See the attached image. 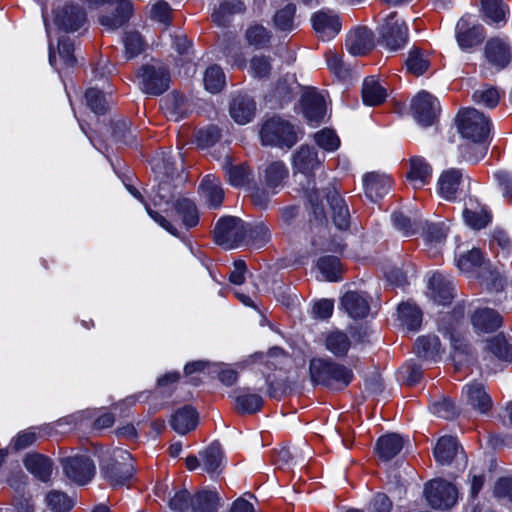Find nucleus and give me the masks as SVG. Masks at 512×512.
Masks as SVG:
<instances>
[{
  "label": "nucleus",
  "mask_w": 512,
  "mask_h": 512,
  "mask_svg": "<svg viewBox=\"0 0 512 512\" xmlns=\"http://www.w3.org/2000/svg\"><path fill=\"white\" fill-rule=\"evenodd\" d=\"M223 169L228 182L234 187H242L249 181L250 169L245 164L233 165L230 157H226L223 162Z\"/></svg>",
  "instance_id": "nucleus-40"
},
{
  "label": "nucleus",
  "mask_w": 512,
  "mask_h": 512,
  "mask_svg": "<svg viewBox=\"0 0 512 512\" xmlns=\"http://www.w3.org/2000/svg\"><path fill=\"white\" fill-rule=\"evenodd\" d=\"M374 33L367 27L352 29L347 37L345 46L353 56H364L374 48Z\"/></svg>",
  "instance_id": "nucleus-16"
},
{
  "label": "nucleus",
  "mask_w": 512,
  "mask_h": 512,
  "mask_svg": "<svg viewBox=\"0 0 512 512\" xmlns=\"http://www.w3.org/2000/svg\"><path fill=\"white\" fill-rule=\"evenodd\" d=\"M473 327L479 332H492L502 324L501 315L490 308L477 309L471 318Z\"/></svg>",
  "instance_id": "nucleus-26"
},
{
  "label": "nucleus",
  "mask_w": 512,
  "mask_h": 512,
  "mask_svg": "<svg viewBox=\"0 0 512 512\" xmlns=\"http://www.w3.org/2000/svg\"><path fill=\"white\" fill-rule=\"evenodd\" d=\"M245 37L249 45L262 48L269 43L271 34L264 26L253 24L246 30Z\"/></svg>",
  "instance_id": "nucleus-57"
},
{
  "label": "nucleus",
  "mask_w": 512,
  "mask_h": 512,
  "mask_svg": "<svg viewBox=\"0 0 512 512\" xmlns=\"http://www.w3.org/2000/svg\"><path fill=\"white\" fill-rule=\"evenodd\" d=\"M256 105L248 96H236L230 105V115L238 124L250 122L255 114Z\"/></svg>",
  "instance_id": "nucleus-29"
},
{
  "label": "nucleus",
  "mask_w": 512,
  "mask_h": 512,
  "mask_svg": "<svg viewBox=\"0 0 512 512\" xmlns=\"http://www.w3.org/2000/svg\"><path fill=\"white\" fill-rule=\"evenodd\" d=\"M263 403V398L259 394L251 393L246 389L239 390L235 396V408L241 413H256L261 409Z\"/></svg>",
  "instance_id": "nucleus-39"
},
{
  "label": "nucleus",
  "mask_w": 512,
  "mask_h": 512,
  "mask_svg": "<svg viewBox=\"0 0 512 512\" xmlns=\"http://www.w3.org/2000/svg\"><path fill=\"white\" fill-rule=\"evenodd\" d=\"M271 238L269 228L264 223H258L254 226H247V237L244 242L255 248L263 247Z\"/></svg>",
  "instance_id": "nucleus-49"
},
{
  "label": "nucleus",
  "mask_w": 512,
  "mask_h": 512,
  "mask_svg": "<svg viewBox=\"0 0 512 512\" xmlns=\"http://www.w3.org/2000/svg\"><path fill=\"white\" fill-rule=\"evenodd\" d=\"M53 21L60 29L73 32L85 23L86 15L78 5H64L55 12Z\"/></svg>",
  "instance_id": "nucleus-17"
},
{
  "label": "nucleus",
  "mask_w": 512,
  "mask_h": 512,
  "mask_svg": "<svg viewBox=\"0 0 512 512\" xmlns=\"http://www.w3.org/2000/svg\"><path fill=\"white\" fill-rule=\"evenodd\" d=\"M424 493L434 509H449L456 504L458 498L456 487L443 479H434L427 483Z\"/></svg>",
  "instance_id": "nucleus-8"
},
{
  "label": "nucleus",
  "mask_w": 512,
  "mask_h": 512,
  "mask_svg": "<svg viewBox=\"0 0 512 512\" xmlns=\"http://www.w3.org/2000/svg\"><path fill=\"white\" fill-rule=\"evenodd\" d=\"M100 470L111 486L128 485L135 472L132 455L122 448L107 450L101 456Z\"/></svg>",
  "instance_id": "nucleus-2"
},
{
  "label": "nucleus",
  "mask_w": 512,
  "mask_h": 512,
  "mask_svg": "<svg viewBox=\"0 0 512 512\" xmlns=\"http://www.w3.org/2000/svg\"><path fill=\"white\" fill-rule=\"evenodd\" d=\"M326 199L332 209V218L336 227L345 230L350 224L348 207L338 191L334 188L326 193Z\"/></svg>",
  "instance_id": "nucleus-23"
},
{
  "label": "nucleus",
  "mask_w": 512,
  "mask_h": 512,
  "mask_svg": "<svg viewBox=\"0 0 512 512\" xmlns=\"http://www.w3.org/2000/svg\"><path fill=\"white\" fill-rule=\"evenodd\" d=\"M416 354L425 359L435 360L441 354V343L437 336H422L415 343Z\"/></svg>",
  "instance_id": "nucleus-43"
},
{
  "label": "nucleus",
  "mask_w": 512,
  "mask_h": 512,
  "mask_svg": "<svg viewBox=\"0 0 512 512\" xmlns=\"http://www.w3.org/2000/svg\"><path fill=\"white\" fill-rule=\"evenodd\" d=\"M245 6L239 0L223 1L212 12V20L218 26H226L233 16L244 12Z\"/></svg>",
  "instance_id": "nucleus-33"
},
{
  "label": "nucleus",
  "mask_w": 512,
  "mask_h": 512,
  "mask_svg": "<svg viewBox=\"0 0 512 512\" xmlns=\"http://www.w3.org/2000/svg\"><path fill=\"white\" fill-rule=\"evenodd\" d=\"M481 12L486 23L500 25L507 22L509 7L502 0H481Z\"/></svg>",
  "instance_id": "nucleus-27"
},
{
  "label": "nucleus",
  "mask_w": 512,
  "mask_h": 512,
  "mask_svg": "<svg viewBox=\"0 0 512 512\" xmlns=\"http://www.w3.org/2000/svg\"><path fill=\"white\" fill-rule=\"evenodd\" d=\"M303 113L311 125H318L326 114L324 97L315 90H309L302 96Z\"/></svg>",
  "instance_id": "nucleus-18"
},
{
  "label": "nucleus",
  "mask_w": 512,
  "mask_h": 512,
  "mask_svg": "<svg viewBox=\"0 0 512 512\" xmlns=\"http://www.w3.org/2000/svg\"><path fill=\"white\" fill-rule=\"evenodd\" d=\"M225 83V74L221 67L213 65L207 68L204 74V85L207 91L218 93L224 88Z\"/></svg>",
  "instance_id": "nucleus-53"
},
{
  "label": "nucleus",
  "mask_w": 512,
  "mask_h": 512,
  "mask_svg": "<svg viewBox=\"0 0 512 512\" xmlns=\"http://www.w3.org/2000/svg\"><path fill=\"white\" fill-rule=\"evenodd\" d=\"M87 106L95 114H104L109 107L107 96L97 88H89L85 93Z\"/></svg>",
  "instance_id": "nucleus-56"
},
{
  "label": "nucleus",
  "mask_w": 512,
  "mask_h": 512,
  "mask_svg": "<svg viewBox=\"0 0 512 512\" xmlns=\"http://www.w3.org/2000/svg\"><path fill=\"white\" fill-rule=\"evenodd\" d=\"M341 305L353 319H362L366 317L370 310L366 297L353 291L346 292L343 295Z\"/></svg>",
  "instance_id": "nucleus-25"
},
{
  "label": "nucleus",
  "mask_w": 512,
  "mask_h": 512,
  "mask_svg": "<svg viewBox=\"0 0 512 512\" xmlns=\"http://www.w3.org/2000/svg\"><path fill=\"white\" fill-rule=\"evenodd\" d=\"M311 22L318 38L322 40L333 39L342 27L340 17L330 9H321L315 12L311 17Z\"/></svg>",
  "instance_id": "nucleus-12"
},
{
  "label": "nucleus",
  "mask_w": 512,
  "mask_h": 512,
  "mask_svg": "<svg viewBox=\"0 0 512 512\" xmlns=\"http://www.w3.org/2000/svg\"><path fill=\"white\" fill-rule=\"evenodd\" d=\"M488 352L500 361L512 362V338L497 335L487 343Z\"/></svg>",
  "instance_id": "nucleus-41"
},
{
  "label": "nucleus",
  "mask_w": 512,
  "mask_h": 512,
  "mask_svg": "<svg viewBox=\"0 0 512 512\" xmlns=\"http://www.w3.org/2000/svg\"><path fill=\"white\" fill-rule=\"evenodd\" d=\"M324 346L335 357L341 358L347 355L351 347V340L345 332L332 330L325 334Z\"/></svg>",
  "instance_id": "nucleus-32"
},
{
  "label": "nucleus",
  "mask_w": 512,
  "mask_h": 512,
  "mask_svg": "<svg viewBox=\"0 0 512 512\" xmlns=\"http://www.w3.org/2000/svg\"><path fill=\"white\" fill-rule=\"evenodd\" d=\"M272 70L271 58L265 55H256L250 60L249 72L255 78H268Z\"/></svg>",
  "instance_id": "nucleus-58"
},
{
  "label": "nucleus",
  "mask_w": 512,
  "mask_h": 512,
  "mask_svg": "<svg viewBox=\"0 0 512 512\" xmlns=\"http://www.w3.org/2000/svg\"><path fill=\"white\" fill-rule=\"evenodd\" d=\"M430 66V61L421 50L411 49L406 60L407 70L416 75L420 76L424 74Z\"/></svg>",
  "instance_id": "nucleus-52"
},
{
  "label": "nucleus",
  "mask_w": 512,
  "mask_h": 512,
  "mask_svg": "<svg viewBox=\"0 0 512 512\" xmlns=\"http://www.w3.org/2000/svg\"><path fill=\"white\" fill-rule=\"evenodd\" d=\"M218 505L219 497L214 491H200L191 500L193 512H216Z\"/></svg>",
  "instance_id": "nucleus-44"
},
{
  "label": "nucleus",
  "mask_w": 512,
  "mask_h": 512,
  "mask_svg": "<svg viewBox=\"0 0 512 512\" xmlns=\"http://www.w3.org/2000/svg\"><path fill=\"white\" fill-rule=\"evenodd\" d=\"M462 400L475 411L486 414L492 407V399L481 382L473 381L462 389Z\"/></svg>",
  "instance_id": "nucleus-14"
},
{
  "label": "nucleus",
  "mask_w": 512,
  "mask_h": 512,
  "mask_svg": "<svg viewBox=\"0 0 512 512\" xmlns=\"http://www.w3.org/2000/svg\"><path fill=\"white\" fill-rule=\"evenodd\" d=\"M123 43L125 46V56L127 59L135 58L143 52L145 47L142 36L135 31L127 32L124 36Z\"/></svg>",
  "instance_id": "nucleus-59"
},
{
  "label": "nucleus",
  "mask_w": 512,
  "mask_h": 512,
  "mask_svg": "<svg viewBox=\"0 0 512 512\" xmlns=\"http://www.w3.org/2000/svg\"><path fill=\"white\" fill-rule=\"evenodd\" d=\"M311 381L330 388H344L353 379L350 368L331 359L313 358L309 364Z\"/></svg>",
  "instance_id": "nucleus-3"
},
{
  "label": "nucleus",
  "mask_w": 512,
  "mask_h": 512,
  "mask_svg": "<svg viewBox=\"0 0 512 512\" xmlns=\"http://www.w3.org/2000/svg\"><path fill=\"white\" fill-rule=\"evenodd\" d=\"M458 450L456 438L452 436L441 437L434 448L435 460L441 465H447L454 459Z\"/></svg>",
  "instance_id": "nucleus-38"
},
{
  "label": "nucleus",
  "mask_w": 512,
  "mask_h": 512,
  "mask_svg": "<svg viewBox=\"0 0 512 512\" xmlns=\"http://www.w3.org/2000/svg\"><path fill=\"white\" fill-rule=\"evenodd\" d=\"M322 160L317 151L310 146L302 145L293 155L292 164L296 172L310 175L320 167Z\"/></svg>",
  "instance_id": "nucleus-21"
},
{
  "label": "nucleus",
  "mask_w": 512,
  "mask_h": 512,
  "mask_svg": "<svg viewBox=\"0 0 512 512\" xmlns=\"http://www.w3.org/2000/svg\"><path fill=\"white\" fill-rule=\"evenodd\" d=\"M93 3L114 6L111 15H101L99 17L100 24L110 30L123 26L132 15V4L128 0H93Z\"/></svg>",
  "instance_id": "nucleus-13"
},
{
  "label": "nucleus",
  "mask_w": 512,
  "mask_h": 512,
  "mask_svg": "<svg viewBox=\"0 0 512 512\" xmlns=\"http://www.w3.org/2000/svg\"><path fill=\"white\" fill-rule=\"evenodd\" d=\"M432 166L421 156H413L409 160L407 179L416 189L427 185L432 178Z\"/></svg>",
  "instance_id": "nucleus-20"
},
{
  "label": "nucleus",
  "mask_w": 512,
  "mask_h": 512,
  "mask_svg": "<svg viewBox=\"0 0 512 512\" xmlns=\"http://www.w3.org/2000/svg\"><path fill=\"white\" fill-rule=\"evenodd\" d=\"M403 438L395 433L381 436L376 444V452L380 459L390 460L395 457L403 448Z\"/></svg>",
  "instance_id": "nucleus-34"
},
{
  "label": "nucleus",
  "mask_w": 512,
  "mask_h": 512,
  "mask_svg": "<svg viewBox=\"0 0 512 512\" xmlns=\"http://www.w3.org/2000/svg\"><path fill=\"white\" fill-rule=\"evenodd\" d=\"M39 428L30 427L28 429L20 431L11 441V445L14 450L19 451L28 448L36 442L38 439Z\"/></svg>",
  "instance_id": "nucleus-60"
},
{
  "label": "nucleus",
  "mask_w": 512,
  "mask_h": 512,
  "mask_svg": "<svg viewBox=\"0 0 512 512\" xmlns=\"http://www.w3.org/2000/svg\"><path fill=\"white\" fill-rule=\"evenodd\" d=\"M199 190L209 206L217 208L222 204L224 191L220 180L214 175H206L200 184Z\"/></svg>",
  "instance_id": "nucleus-31"
},
{
  "label": "nucleus",
  "mask_w": 512,
  "mask_h": 512,
  "mask_svg": "<svg viewBox=\"0 0 512 512\" xmlns=\"http://www.w3.org/2000/svg\"><path fill=\"white\" fill-rule=\"evenodd\" d=\"M427 296L436 304L448 305L454 298L451 279L441 273H434L428 282Z\"/></svg>",
  "instance_id": "nucleus-15"
},
{
  "label": "nucleus",
  "mask_w": 512,
  "mask_h": 512,
  "mask_svg": "<svg viewBox=\"0 0 512 512\" xmlns=\"http://www.w3.org/2000/svg\"><path fill=\"white\" fill-rule=\"evenodd\" d=\"M288 176V169L281 161H275L265 169V183L271 189L278 188Z\"/></svg>",
  "instance_id": "nucleus-46"
},
{
  "label": "nucleus",
  "mask_w": 512,
  "mask_h": 512,
  "mask_svg": "<svg viewBox=\"0 0 512 512\" xmlns=\"http://www.w3.org/2000/svg\"><path fill=\"white\" fill-rule=\"evenodd\" d=\"M386 89L381 86L379 81L370 76L364 79L362 86V99L366 105L376 106L386 99Z\"/></svg>",
  "instance_id": "nucleus-36"
},
{
  "label": "nucleus",
  "mask_w": 512,
  "mask_h": 512,
  "mask_svg": "<svg viewBox=\"0 0 512 512\" xmlns=\"http://www.w3.org/2000/svg\"><path fill=\"white\" fill-rule=\"evenodd\" d=\"M325 59L329 70L334 73L338 78H345L348 70L343 64L342 57L335 51H328L325 54Z\"/></svg>",
  "instance_id": "nucleus-63"
},
{
  "label": "nucleus",
  "mask_w": 512,
  "mask_h": 512,
  "mask_svg": "<svg viewBox=\"0 0 512 512\" xmlns=\"http://www.w3.org/2000/svg\"><path fill=\"white\" fill-rule=\"evenodd\" d=\"M398 316L401 325L406 330L411 332L419 330L422 323V312L415 304L410 302L401 303L398 306Z\"/></svg>",
  "instance_id": "nucleus-35"
},
{
  "label": "nucleus",
  "mask_w": 512,
  "mask_h": 512,
  "mask_svg": "<svg viewBox=\"0 0 512 512\" xmlns=\"http://www.w3.org/2000/svg\"><path fill=\"white\" fill-rule=\"evenodd\" d=\"M174 210L181 218L183 225L193 228L199 223V213L195 203L188 198H180L174 203Z\"/></svg>",
  "instance_id": "nucleus-37"
},
{
  "label": "nucleus",
  "mask_w": 512,
  "mask_h": 512,
  "mask_svg": "<svg viewBox=\"0 0 512 512\" xmlns=\"http://www.w3.org/2000/svg\"><path fill=\"white\" fill-rule=\"evenodd\" d=\"M412 112L422 126H430L440 112V103L432 94L421 91L412 100Z\"/></svg>",
  "instance_id": "nucleus-11"
},
{
  "label": "nucleus",
  "mask_w": 512,
  "mask_h": 512,
  "mask_svg": "<svg viewBox=\"0 0 512 512\" xmlns=\"http://www.w3.org/2000/svg\"><path fill=\"white\" fill-rule=\"evenodd\" d=\"M463 172L461 169L450 168L442 172L438 180V191L446 200H454L457 196Z\"/></svg>",
  "instance_id": "nucleus-22"
},
{
  "label": "nucleus",
  "mask_w": 512,
  "mask_h": 512,
  "mask_svg": "<svg viewBox=\"0 0 512 512\" xmlns=\"http://www.w3.org/2000/svg\"><path fill=\"white\" fill-rule=\"evenodd\" d=\"M464 307L457 306L452 314L445 315L440 323L439 330L448 337L451 346L456 351H464L465 339L462 333Z\"/></svg>",
  "instance_id": "nucleus-10"
},
{
  "label": "nucleus",
  "mask_w": 512,
  "mask_h": 512,
  "mask_svg": "<svg viewBox=\"0 0 512 512\" xmlns=\"http://www.w3.org/2000/svg\"><path fill=\"white\" fill-rule=\"evenodd\" d=\"M317 266L326 280L338 281L341 278L342 265L337 257H322L318 260Z\"/></svg>",
  "instance_id": "nucleus-50"
},
{
  "label": "nucleus",
  "mask_w": 512,
  "mask_h": 512,
  "mask_svg": "<svg viewBox=\"0 0 512 512\" xmlns=\"http://www.w3.org/2000/svg\"><path fill=\"white\" fill-rule=\"evenodd\" d=\"M494 496L512 503V477H503L496 482Z\"/></svg>",
  "instance_id": "nucleus-64"
},
{
  "label": "nucleus",
  "mask_w": 512,
  "mask_h": 512,
  "mask_svg": "<svg viewBox=\"0 0 512 512\" xmlns=\"http://www.w3.org/2000/svg\"><path fill=\"white\" fill-rule=\"evenodd\" d=\"M500 98L501 92L496 87L490 85H483L475 90L472 95V99L476 104L490 109L495 108L499 104Z\"/></svg>",
  "instance_id": "nucleus-45"
},
{
  "label": "nucleus",
  "mask_w": 512,
  "mask_h": 512,
  "mask_svg": "<svg viewBox=\"0 0 512 512\" xmlns=\"http://www.w3.org/2000/svg\"><path fill=\"white\" fill-rule=\"evenodd\" d=\"M457 126L466 140L460 146L462 157L469 162H478L487 153L491 131V121L475 108H466L459 112Z\"/></svg>",
  "instance_id": "nucleus-1"
},
{
  "label": "nucleus",
  "mask_w": 512,
  "mask_h": 512,
  "mask_svg": "<svg viewBox=\"0 0 512 512\" xmlns=\"http://www.w3.org/2000/svg\"><path fill=\"white\" fill-rule=\"evenodd\" d=\"M140 90L151 96H159L170 87L171 75L168 68L158 61L143 65L137 74Z\"/></svg>",
  "instance_id": "nucleus-4"
},
{
  "label": "nucleus",
  "mask_w": 512,
  "mask_h": 512,
  "mask_svg": "<svg viewBox=\"0 0 512 512\" xmlns=\"http://www.w3.org/2000/svg\"><path fill=\"white\" fill-rule=\"evenodd\" d=\"M202 465L206 472H218L223 467V451L218 442L212 443L200 453Z\"/></svg>",
  "instance_id": "nucleus-42"
},
{
  "label": "nucleus",
  "mask_w": 512,
  "mask_h": 512,
  "mask_svg": "<svg viewBox=\"0 0 512 512\" xmlns=\"http://www.w3.org/2000/svg\"><path fill=\"white\" fill-rule=\"evenodd\" d=\"M382 44L390 51L404 48L408 41V27L396 13H390L380 28Z\"/></svg>",
  "instance_id": "nucleus-7"
},
{
  "label": "nucleus",
  "mask_w": 512,
  "mask_h": 512,
  "mask_svg": "<svg viewBox=\"0 0 512 512\" xmlns=\"http://www.w3.org/2000/svg\"><path fill=\"white\" fill-rule=\"evenodd\" d=\"M484 264V256L482 252L473 248L468 253L462 255L457 260V266L459 270L465 274H470L482 267Z\"/></svg>",
  "instance_id": "nucleus-48"
},
{
  "label": "nucleus",
  "mask_w": 512,
  "mask_h": 512,
  "mask_svg": "<svg viewBox=\"0 0 512 512\" xmlns=\"http://www.w3.org/2000/svg\"><path fill=\"white\" fill-rule=\"evenodd\" d=\"M263 145L291 148L298 141L294 126L278 117L267 120L260 131Z\"/></svg>",
  "instance_id": "nucleus-6"
},
{
  "label": "nucleus",
  "mask_w": 512,
  "mask_h": 512,
  "mask_svg": "<svg viewBox=\"0 0 512 512\" xmlns=\"http://www.w3.org/2000/svg\"><path fill=\"white\" fill-rule=\"evenodd\" d=\"M463 218L468 226L477 230L485 228L491 221L489 212L482 207L464 209Z\"/></svg>",
  "instance_id": "nucleus-51"
},
{
  "label": "nucleus",
  "mask_w": 512,
  "mask_h": 512,
  "mask_svg": "<svg viewBox=\"0 0 512 512\" xmlns=\"http://www.w3.org/2000/svg\"><path fill=\"white\" fill-rule=\"evenodd\" d=\"M366 196L372 201L384 197L392 186L391 177L385 173L369 172L363 177Z\"/></svg>",
  "instance_id": "nucleus-19"
},
{
  "label": "nucleus",
  "mask_w": 512,
  "mask_h": 512,
  "mask_svg": "<svg viewBox=\"0 0 512 512\" xmlns=\"http://www.w3.org/2000/svg\"><path fill=\"white\" fill-rule=\"evenodd\" d=\"M296 6L288 4L284 8L278 10L274 16V24L278 30L292 31L295 25Z\"/></svg>",
  "instance_id": "nucleus-55"
},
{
  "label": "nucleus",
  "mask_w": 512,
  "mask_h": 512,
  "mask_svg": "<svg viewBox=\"0 0 512 512\" xmlns=\"http://www.w3.org/2000/svg\"><path fill=\"white\" fill-rule=\"evenodd\" d=\"M482 39L481 27L474 26L468 28L464 21H460L457 25V41L463 48H470L478 44Z\"/></svg>",
  "instance_id": "nucleus-47"
},
{
  "label": "nucleus",
  "mask_w": 512,
  "mask_h": 512,
  "mask_svg": "<svg viewBox=\"0 0 512 512\" xmlns=\"http://www.w3.org/2000/svg\"><path fill=\"white\" fill-rule=\"evenodd\" d=\"M61 464L67 478L79 485L90 482L95 474V465L87 455L65 457Z\"/></svg>",
  "instance_id": "nucleus-9"
},
{
  "label": "nucleus",
  "mask_w": 512,
  "mask_h": 512,
  "mask_svg": "<svg viewBox=\"0 0 512 512\" xmlns=\"http://www.w3.org/2000/svg\"><path fill=\"white\" fill-rule=\"evenodd\" d=\"M74 44L68 37H62L58 42V53L60 59L67 67H73L76 63L74 56Z\"/></svg>",
  "instance_id": "nucleus-62"
},
{
  "label": "nucleus",
  "mask_w": 512,
  "mask_h": 512,
  "mask_svg": "<svg viewBox=\"0 0 512 512\" xmlns=\"http://www.w3.org/2000/svg\"><path fill=\"white\" fill-rule=\"evenodd\" d=\"M25 468L38 480L48 482L50 480L53 463L50 458L42 454H29L24 459Z\"/></svg>",
  "instance_id": "nucleus-24"
},
{
  "label": "nucleus",
  "mask_w": 512,
  "mask_h": 512,
  "mask_svg": "<svg viewBox=\"0 0 512 512\" xmlns=\"http://www.w3.org/2000/svg\"><path fill=\"white\" fill-rule=\"evenodd\" d=\"M247 237V226L240 218L223 217L218 220L214 229V241L224 249L238 248Z\"/></svg>",
  "instance_id": "nucleus-5"
},
{
  "label": "nucleus",
  "mask_w": 512,
  "mask_h": 512,
  "mask_svg": "<svg viewBox=\"0 0 512 512\" xmlns=\"http://www.w3.org/2000/svg\"><path fill=\"white\" fill-rule=\"evenodd\" d=\"M46 504L53 512H68L74 506V501L67 494L52 490L46 495Z\"/></svg>",
  "instance_id": "nucleus-54"
},
{
  "label": "nucleus",
  "mask_w": 512,
  "mask_h": 512,
  "mask_svg": "<svg viewBox=\"0 0 512 512\" xmlns=\"http://www.w3.org/2000/svg\"><path fill=\"white\" fill-rule=\"evenodd\" d=\"M198 422V414L191 406H185L178 409L171 417V427L178 434H186L193 430Z\"/></svg>",
  "instance_id": "nucleus-30"
},
{
  "label": "nucleus",
  "mask_w": 512,
  "mask_h": 512,
  "mask_svg": "<svg viewBox=\"0 0 512 512\" xmlns=\"http://www.w3.org/2000/svg\"><path fill=\"white\" fill-rule=\"evenodd\" d=\"M314 140L319 147L326 151H335L340 146V139L331 129H323L314 135Z\"/></svg>",
  "instance_id": "nucleus-61"
},
{
  "label": "nucleus",
  "mask_w": 512,
  "mask_h": 512,
  "mask_svg": "<svg viewBox=\"0 0 512 512\" xmlns=\"http://www.w3.org/2000/svg\"><path fill=\"white\" fill-rule=\"evenodd\" d=\"M487 60L498 67H505L511 58V51L508 44L499 38L489 40L485 47Z\"/></svg>",
  "instance_id": "nucleus-28"
}]
</instances>
